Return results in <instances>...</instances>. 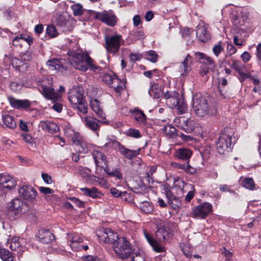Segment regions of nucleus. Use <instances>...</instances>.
Returning <instances> with one entry per match:
<instances>
[{"label":"nucleus","instance_id":"obj_28","mask_svg":"<svg viewBox=\"0 0 261 261\" xmlns=\"http://www.w3.org/2000/svg\"><path fill=\"white\" fill-rule=\"evenodd\" d=\"M39 125L42 129L49 133H55L59 130V127L56 124L48 121H41Z\"/></svg>","mask_w":261,"mask_h":261},{"label":"nucleus","instance_id":"obj_32","mask_svg":"<svg viewBox=\"0 0 261 261\" xmlns=\"http://www.w3.org/2000/svg\"><path fill=\"white\" fill-rule=\"evenodd\" d=\"M81 191L83 192L85 195L88 196L93 198H97L100 195L97 189L95 187L91 189L87 188H81Z\"/></svg>","mask_w":261,"mask_h":261},{"label":"nucleus","instance_id":"obj_54","mask_svg":"<svg viewBox=\"0 0 261 261\" xmlns=\"http://www.w3.org/2000/svg\"><path fill=\"white\" fill-rule=\"evenodd\" d=\"M22 85L20 83L12 82L10 84V88L11 90L15 92H18L22 89Z\"/></svg>","mask_w":261,"mask_h":261},{"label":"nucleus","instance_id":"obj_31","mask_svg":"<svg viewBox=\"0 0 261 261\" xmlns=\"http://www.w3.org/2000/svg\"><path fill=\"white\" fill-rule=\"evenodd\" d=\"M106 173L112 177H114L115 178L116 180H117V185L118 186H121V182L123 181V175L120 170L117 169H114L112 170H110L109 169L105 170Z\"/></svg>","mask_w":261,"mask_h":261},{"label":"nucleus","instance_id":"obj_25","mask_svg":"<svg viewBox=\"0 0 261 261\" xmlns=\"http://www.w3.org/2000/svg\"><path fill=\"white\" fill-rule=\"evenodd\" d=\"M90 105L91 108L95 113L97 116L102 120L106 119V116L99 106V102L96 99H92L90 101Z\"/></svg>","mask_w":261,"mask_h":261},{"label":"nucleus","instance_id":"obj_26","mask_svg":"<svg viewBox=\"0 0 261 261\" xmlns=\"http://www.w3.org/2000/svg\"><path fill=\"white\" fill-rule=\"evenodd\" d=\"M47 65L51 70H57L60 72H63L65 70V67L63 66L61 60L54 59L48 61Z\"/></svg>","mask_w":261,"mask_h":261},{"label":"nucleus","instance_id":"obj_20","mask_svg":"<svg viewBox=\"0 0 261 261\" xmlns=\"http://www.w3.org/2000/svg\"><path fill=\"white\" fill-rule=\"evenodd\" d=\"M4 60L5 63L7 64L11 63L14 68L19 71H21L24 68L23 67L24 65L25 67H27L26 64L21 60H19L17 58H12L9 56H5Z\"/></svg>","mask_w":261,"mask_h":261},{"label":"nucleus","instance_id":"obj_22","mask_svg":"<svg viewBox=\"0 0 261 261\" xmlns=\"http://www.w3.org/2000/svg\"><path fill=\"white\" fill-rule=\"evenodd\" d=\"M38 238L40 242L48 244L55 239V237L48 230L42 229L39 231Z\"/></svg>","mask_w":261,"mask_h":261},{"label":"nucleus","instance_id":"obj_48","mask_svg":"<svg viewBox=\"0 0 261 261\" xmlns=\"http://www.w3.org/2000/svg\"><path fill=\"white\" fill-rule=\"evenodd\" d=\"M156 237L159 241L163 242L168 237V232L164 229H159L156 232Z\"/></svg>","mask_w":261,"mask_h":261},{"label":"nucleus","instance_id":"obj_53","mask_svg":"<svg viewBox=\"0 0 261 261\" xmlns=\"http://www.w3.org/2000/svg\"><path fill=\"white\" fill-rule=\"evenodd\" d=\"M126 134L127 136L135 138H139L141 135L138 129L135 128H130L126 130Z\"/></svg>","mask_w":261,"mask_h":261},{"label":"nucleus","instance_id":"obj_47","mask_svg":"<svg viewBox=\"0 0 261 261\" xmlns=\"http://www.w3.org/2000/svg\"><path fill=\"white\" fill-rule=\"evenodd\" d=\"M69 132H70L71 133L69 134L68 132H67V135L69 136V137H71L72 141L75 145H76L78 143H79V142L83 140V139L81 137L78 133L74 132L72 130H69Z\"/></svg>","mask_w":261,"mask_h":261},{"label":"nucleus","instance_id":"obj_1","mask_svg":"<svg viewBox=\"0 0 261 261\" xmlns=\"http://www.w3.org/2000/svg\"><path fill=\"white\" fill-rule=\"evenodd\" d=\"M67 54L69 56V62L75 69L83 72L87 70V66L93 70L97 69L92 59L82 51L69 50Z\"/></svg>","mask_w":261,"mask_h":261},{"label":"nucleus","instance_id":"obj_30","mask_svg":"<svg viewBox=\"0 0 261 261\" xmlns=\"http://www.w3.org/2000/svg\"><path fill=\"white\" fill-rule=\"evenodd\" d=\"M166 195L168 199V203L171 207L174 210H178L180 205L179 200L174 196H172L170 191H166Z\"/></svg>","mask_w":261,"mask_h":261},{"label":"nucleus","instance_id":"obj_56","mask_svg":"<svg viewBox=\"0 0 261 261\" xmlns=\"http://www.w3.org/2000/svg\"><path fill=\"white\" fill-rule=\"evenodd\" d=\"M74 107L76 108L80 112L83 114L87 113V107L84 100H83V102H80L77 105L74 106Z\"/></svg>","mask_w":261,"mask_h":261},{"label":"nucleus","instance_id":"obj_58","mask_svg":"<svg viewBox=\"0 0 261 261\" xmlns=\"http://www.w3.org/2000/svg\"><path fill=\"white\" fill-rule=\"evenodd\" d=\"M227 54L225 55V57L227 58L228 56H230L234 54L237 50L236 48L231 44H228L226 47Z\"/></svg>","mask_w":261,"mask_h":261},{"label":"nucleus","instance_id":"obj_13","mask_svg":"<svg viewBox=\"0 0 261 261\" xmlns=\"http://www.w3.org/2000/svg\"><path fill=\"white\" fill-rule=\"evenodd\" d=\"M38 89L46 99L58 100L61 97V96L50 86L41 84L38 85Z\"/></svg>","mask_w":261,"mask_h":261},{"label":"nucleus","instance_id":"obj_41","mask_svg":"<svg viewBox=\"0 0 261 261\" xmlns=\"http://www.w3.org/2000/svg\"><path fill=\"white\" fill-rule=\"evenodd\" d=\"M163 130L166 136L168 138H173L176 135L175 128L171 125L165 126Z\"/></svg>","mask_w":261,"mask_h":261},{"label":"nucleus","instance_id":"obj_6","mask_svg":"<svg viewBox=\"0 0 261 261\" xmlns=\"http://www.w3.org/2000/svg\"><path fill=\"white\" fill-rule=\"evenodd\" d=\"M231 135L227 134L225 130L222 133L216 142V148L218 152L224 154L231 150Z\"/></svg>","mask_w":261,"mask_h":261},{"label":"nucleus","instance_id":"obj_7","mask_svg":"<svg viewBox=\"0 0 261 261\" xmlns=\"http://www.w3.org/2000/svg\"><path fill=\"white\" fill-rule=\"evenodd\" d=\"M103 81L108 85L114 88L116 93L120 94V92L125 88V80L120 81L115 75L106 74L103 77Z\"/></svg>","mask_w":261,"mask_h":261},{"label":"nucleus","instance_id":"obj_14","mask_svg":"<svg viewBox=\"0 0 261 261\" xmlns=\"http://www.w3.org/2000/svg\"><path fill=\"white\" fill-rule=\"evenodd\" d=\"M116 144L117 145V147H116V149L120 152L121 155L127 159H132L136 157L139 154L140 152V148L135 150L129 149L125 148L118 142H117Z\"/></svg>","mask_w":261,"mask_h":261},{"label":"nucleus","instance_id":"obj_39","mask_svg":"<svg viewBox=\"0 0 261 261\" xmlns=\"http://www.w3.org/2000/svg\"><path fill=\"white\" fill-rule=\"evenodd\" d=\"M0 257L3 261H13L14 259L12 253L5 248L0 249Z\"/></svg>","mask_w":261,"mask_h":261},{"label":"nucleus","instance_id":"obj_19","mask_svg":"<svg viewBox=\"0 0 261 261\" xmlns=\"http://www.w3.org/2000/svg\"><path fill=\"white\" fill-rule=\"evenodd\" d=\"M21 241L22 240H20L18 237H14L11 239L10 243V248L12 251H16L18 256L21 255L25 249V247L22 245Z\"/></svg>","mask_w":261,"mask_h":261},{"label":"nucleus","instance_id":"obj_2","mask_svg":"<svg viewBox=\"0 0 261 261\" xmlns=\"http://www.w3.org/2000/svg\"><path fill=\"white\" fill-rule=\"evenodd\" d=\"M197 115L199 117H204L207 115H215L217 113L216 108L211 109L208 103L209 97L205 94L202 95L197 94Z\"/></svg>","mask_w":261,"mask_h":261},{"label":"nucleus","instance_id":"obj_38","mask_svg":"<svg viewBox=\"0 0 261 261\" xmlns=\"http://www.w3.org/2000/svg\"><path fill=\"white\" fill-rule=\"evenodd\" d=\"M171 165L174 168L185 170L190 174H193L195 172V169L191 167L188 163L180 164L177 163H172Z\"/></svg>","mask_w":261,"mask_h":261},{"label":"nucleus","instance_id":"obj_43","mask_svg":"<svg viewBox=\"0 0 261 261\" xmlns=\"http://www.w3.org/2000/svg\"><path fill=\"white\" fill-rule=\"evenodd\" d=\"M77 169L79 174L83 177L87 178L91 176V171L89 168L79 166Z\"/></svg>","mask_w":261,"mask_h":261},{"label":"nucleus","instance_id":"obj_52","mask_svg":"<svg viewBox=\"0 0 261 261\" xmlns=\"http://www.w3.org/2000/svg\"><path fill=\"white\" fill-rule=\"evenodd\" d=\"M175 108H176L180 114L185 113L187 111V105L182 99H180L179 103H178V105Z\"/></svg>","mask_w":261,"mask_h":261},{"label":"nucleus","instance_id":"obj_61","mask_svg":"<svg viewBox=\"0 0 261 261\" xmlns=\"http://www.w3.org/2000/svg\"><path fill=\"white\" fill-rule=\"evenodd\" d=\"M199 151L201 154V157L203 159H207L209 156L210 152V149L208 147L204 148L203 149H199Z\"/></svg>","mask_w":261,"mask_h":261},{"label":"nucleus","instance_id":"obj_33","mask_svg":"<svg viewBox=\"0 0 261 261\" xmlns=\"http://www.w3.org/2000/svg\"><path fill=\"white\" fill-rule=\"evenodd\" d=\"M132 115L138 123L143 124L146 123V116L142 111L135 109L132 112Z\"/></svg>","mask_w":261,"mask_h":261},{"label":"nucleus","instance_id":"obj_18","mask_svg":"<svg viewBox=\"0 0 261 261\" xmlns=\"http://www.w3.org/2000/svg\"><path fill=\"white\" fill-rule=\"evenodd\" d=\"M231 15L232 18L233 19L234 23H240V18H242L243 21L247 19L249 16V13L247 11H244L241 8L236 7L232 11Z\"/></svg>","mask_w":261,"mask_h":261},{"label":"nucleus","instance_id":"obj_17","mask_svg":"<svg viewBox=\"0 0 261 261\" xmlns=\"http://www.w3.org/2000/svg\"><path fill=\"white\" fill-rule=\"evenodd\" d=\"M0 185L4 188L10 190L15 187L16 181L14 177L9 175L0 174Z\"/></svg>","mask_w":261,"mask_h":261},{"label":"nucleus","instance_id":"obj_12","mask_svg":"<svg viewBox=\"0 0 261 261\" xmlns=\"http://www.w3.org/2000/svg\"><path fill=\"white\" fill-rule=\"evenodd\" d=\"M100 241L106 244H110L114 246V244L117 242L120 238L116 232H113L110 228H105L101 235L98 234Z\"/></svg>","mask_w":261,"mask_h":261},{"label":"nucleus","instance_id":"obj_36","mask_svg":"<svg viewBox=\"0 0 261 261\" xmlns=\"http://www.w3.org/2000/svg\"><path fill=\"white\" fill-rule=\"evenodd\" d=\"M191 150L184 148H180L177 149L175 152V155L177 158L182 160H186L189 158L191 155Z\"/></svg>","mask_w":261,"mask_h":261},{"label":"nucleus","instance_id":"obj_37","mask_svg":"<svg viewBox=\"0 0 261 261\" xmlns=\"http://www.w3.org/2000/svg\"><path fill=\"white\" fill-rule=\"evenodd\" d=\"M4 124L10 128H15L16 126V123L13 116L10 115H6L3 117Z\"/></svg>","mask_w":261,"mask_h":261},{"label":"nucleus","instance_id":"obj_24","mask_svg":"<svg viewBox=\"0 0 261 261\" xmlns=\"http://www.w3.org/2000/svg\"><path fill=\"white\" fill-rule=\"evenodd\" d=\"M212 206L208 202H204L202 204L197 207V217L201 218H205L212 211Z\"/></svg>","mask_w":261,"mask_h":261},{"label":"nucleus","instance_id":"obj_60","mask_svg":"<svg viewBox=\"0 0 261 261\" xmlns=\"http://www.w3.org/2000/svg\"><path fill=\"white\" fill-rule=\"evenodd\" d=\"M130 60L133 62L139 61L142 58V54L140 53H130L129 55Z\"/></svg>","mask_w":261,"mask_h":261},{"label":"nucleus","instance_id":"obj_59","mask_svg":"<svg viewBox=\"0 0 261 261\" xmlns=\"http://www.w3.org/2000/svg\"><path fill=\"white\" fill-rule=\"evenodd\" d=\"M180 247L183 253L187 257H191L192 256L191 249L188 245L183 244Z\"/></svg>","mask_w":261,"mask_h":261},{"label":"nucleus","instance_id":"obj_27","mask_svg":"<svg viewBox=\"0 0 261 261\" xmlns=\"http://www.w3.org/2000/svg\"><path fill=\"white\" fill-rule=\"evenodd\" d=\"M192 64L191 57L188 55L185 60L182 62L179 69L178 72L181 76H185L191 70V65Z\"/></svg>","mask_w":261,"mask_h":261},{"label":"nucleus","instance_id":"obj_16","mask_svg":"<svg viewBox=\"0 0 261 261\" xmlns=\"http://www.w3.org/2000/svg\"><path fill=\"white\" fill-rule=\"evenodd\" d=\"M68 99L73 106L77 105L80 102H83L84 96L82 93L77 89H72L68 93Z\"/></svg>","mask_w":261,"mask_h":261},{"label":"nucleus","instance_id":"obj_63","mask_svg":"<svg viewBox=\"0 0 261 261\" xmlns=\"http://www.w3.org/2000/svg\"><path fill=\"white\" fill-rule=\"evenodd\" d=\"M132 261H145L143 254L140 253H134L132 256Z\"/></svg>","mask_w":261,"mask_h":261},{"label":"nucleus","instance_id":"obj_44","mask_svg":"<svg viewBox=\"0 0 261 261\" xmlns=\"http://www.w3.org/2000/svg\"><path fill=\"white\" fill-rule=\"evenodd\" d=\"M242 185L246 189L253 190L255 189V184L251 178H245L242 180Z\"/></svg>","mask_w":261,"mask_h":261},{"label":"nucleus","instance_id":"obj_35","mask_svg":"<svg viewBox=\"0 0 261 261\" xmlns=\"http://www.w3.org/2000/svg\"><path fill=\"white\" fill-rule=\"evenodd\" d=\"M76 149L82 153H87L91 149L92 145L87 143L84 139L76 145Z\"/></svg>","mask_w":261,"mask_h":261},{"label":"nucleus","instance_id":"obj_21","mask_svg":"<svg viewBox=\"0 0 261 261\" xmlns=\"http://www.w3.org/2000/svg\"><path fill=\"white\" fill-rule=\"evenodd\" d=\"M92 156L96 166L102 168L107 165V157L102 152L94 150L92 152Z\"/></svg>","mask_w":261,"mask_h":261},{"label":"nucleus","instance_id":"obj_15","mask_svg":"<svg viewBox=\"0 0 261 261\" xmlns=\"http://www.w3.org/2000/svg\"><path fill=\"white\" fill-rule=\"evenodd\" d=\"M199 34V39L200 41L205 43L211 39V36L207 32L206 28L203 21H200L197 26V35Z\"/></svg>","mask_w":261,"mask_h":261},{"label":"nucleus","instance_id":"obj_55","mask_svg":"<svg viewBox=\"0 0 261 261\" xmlns=\"http://www.w3.org/2000/svg\"><path fill=\"white\" fill-rule=\"evenodd\" d=\"M31 105L30 101L27 99L21 100L20 99L17 107L16 109H27L29 108Z\"/></svg>","mask_w":261,"mask_h":261},{"label":"nucleus","instance_id":"obj_8","mask_svg":"<svg viewBox=\"0 0 261 261\" xmlns=\"http://www.w3.org/2000/svg\"><path fill=\"white\" fill-rule=\"evenodd\" d=\"M67 244L74 251L81 250L83 247L84 239L81 234L75 232L66 233Z\"/></svg>","mask_w":261,"mask_h":261},{"label":"nucleus","instance_id":"obj_40","mask_svg":"<svg viewBox=\"0 0 261 261\" xmlns=\"http://www.w3.org/2000/svg\"><path fill=\"white\" fill-rule=\"evenodd\" d=\"M179 96V95L178 93H172V97L167 100V103L171 108H175L179 103V101L180 99Z\"/></svg>","mask_w":261,"mask_h":261},{"label":"nucleus","instance_id":"obj_45","mask_svg":"<svg viewBox=\"0 0 261 261\" xmlns=\"http://www.w3.org/2000/svg\"><path fill=\"white\" fill-rule=\"evenodd\" d=\"M46 33L50 38H55L59 35V33L57 30L56 29L55 25L53 24H50L47 26L46 30Z\"/></svg>","mask_w":261,"mask_h":261},{"label":"nucleus","instance_id":"obj_57","mask_svg":"<svg viewBox=\"0 0 261 261\" xmlns=\"http://www.w3.org/2000/svg\"><path fill=\"white\" fill-rule=\"evenodd\" d=\"M223 50V47L220 42L215 45L213 47V52L216 57H218Z\"/></svg>","mask_w":261,"mask_h":261},{"label":"nucleus","instance_id":"obj_4","mask_svg":"<svg viewBox=\"0 0 261 261\" xmlns=\"http://www.w3.org/2000/svg\"><path fill=\"white\" fill-rule=\"evenodd\" d=\"M113 248L116 255L121 259L128 258L132 252L129 243L124 237H120Z\"/></svg>","mask_w":261,"mask_h":261},{"label":"nucleus","instance_id":"obj_11","mask_svg":"<svg viewBox=\"0 0 261 261\" xmlns=\"http://www.w3.org/2000/svg\"><path fill=\"white\" fill-rule=\"evenodd\" d=\"M8 210L10 212L16 215L27 212L28 211V206L19 199L16 198L12 200L9 203Z\"/></svg>","mask_w":261,"mask_h":261},{"label":"nucleus","instance_id":"obj_51","mask_svg":"<svg viewBox=\"0 0 261 261\" xmlns=\"http://www.w3.org/2000/svg\"><path fill=\"white\" fill-rule=\"evenodd\" d=\"M12 44L16 48H21L24 46V40L22 39V36H17L12 40Z\"/></svg>","mask_w":261,"mask_h":261},{"label":"nucleus","instance_id":"obj_50","mask_svg":"<svg viewBox=\"0 0 261 261\" xmlns=\"http://www.w3.org/2000/svg\"><path fill=\"white\" fill-rule=\"evenodd\" d=\"M146 59L152 63H155L158 61V56L155 51L149 50L146 53Z\"/></svg>","mask_w":261,"mask_h":261},{"label":"nucleus","instance_id":"obj_9","mask_svg":"<svg viewBox=\"0 0 261 261\" xmlns=\"http://www.w3.org/2000/svg\"><path fill=\"white\" fill-rule=\"evenodd\" d=\"M19 195L32 203L37 202V192L36 190L31 186L24 185L18 190Z\"/></svg>","mask_w":261,"mask_h":261},{"label":"nucleus","instance_id":"obj_34","mask_svg":"<svg viewBox=\"0 0 261 261\" xmlns=\"http://www.w3.org/2000/svg\"><path fill=\"white\" fill-rule=\"evenodd\" d=\"M150 96L153 98H159L162 95L161 89L156 84L152 85L149 90Z\"/></svg>","mask_w":261,"mask_h":261},{"label":"nucleus","instance_id":"obj_5","mask_svg":"<svg viewBox=\"0 0 261 261\" xmlns=\"http://www.w3.org/2000/svg\"><path fill=\"white\" fill-rule=\"evenodd\" d=\"M89 13L91 17L111 27L115 26L117 22V18L112 10L103 11L101 12L89 10Z\"/></svg>","mask_w":261,"mask_h":261},{"label":"nucleus","instance_id":"obj_10","mask_svg":"<svg viewBox=\"0 0 261 261\" xmlns=\"http://www.w3.org/2000/svg\"><path fill=\"white\" fill-rule=\"evenodd\" d=\"M120 35H114L105 38V47L111 54L117 53L120 47Z\"/></svg>","mask_w":261,"mask_h":261},{"label":"nucleus","instance_id":"obj_29","mask_svg":"<svg viewBox=\"0 0 261 261\" xmlns=\"http://www.w3.org/2000/svg\"><path fill=\"white\" fill-rule=\"evenodd\" d=\"M83 121L86 127L94 132H96L99 129L100 126L98 123V121L95 118L87 116L84 118Z\"/></svg>","mask_w":261,"mask_h":261},{"label":"nucleus","instance_id":"obj_23","mask_svg":"<svg viewBox=\"0 0 261 261\" xmlns=\"http://www.w3.org/2000/svg\"><path fill=\"white\" fill-rule=\"evenodd\" d=\"M144 236L154 251L156 252H163L165 251V247L154 240L149 233L144 232Z\"/></svg>","mask_w":261,"mask_h":261},{"label":"nucleus","instance_id":"obj_42","mask_svg":"<svg viewBox=\"0 0 261 261\" xmlns=\"http://www.w3.org/2000/svg\"><path fill=\"white\" fill-rule=\"evenodd\" d=\"M139 207L141 211L145 214H149L153 211V207L147 201H143L140 203Z\"/></svg>","mask_w":261,"mask_h":261},{"label":"nucleus","instance_id":"obj_62","mask_svg":"<svg viewBox=\"0 0 261 261\" xmlns=\"http://www.w3.org/2000/svg\"><path fill=\"white\" fill-rule=\"evenodd\" d=\"M8 101L11 106L14 108H16L20 99L15 98L12 96H9L8 97Z\"/></svg>","mask_w":261,"mask_h":261},{"label":"nucleus","instance_id":"obj_49","mask_svg":"<svg viewBox=\"0 0 261 261\" xmlns=\"http://www.w3.org/2000/svg\"><path fill=\"white\" fill-rule=\"evenodd\" d=\"M71 9L74 16H80L83 14V8L79 4H74L71 6Z\"/></svg>","mask_w":261,"mask_h":261},{"label":"nucleus","instance_id":"obj_3","mask_svg":"<svg viewBox=\"0 0 261 261\" xmlns=\"http://www.w3.org/2000/svg\"><path fill=\"white\" fill-rule=\"evenodd\" d=\"M197 62L199 64V73L201 76L206 75L209 71H213L216 65L212 58L200 52H197Z\"/></svg>","mask_w":261,"mask_h":261},{"label":"nucleus","instance_id":"obj_64","mask_svg":"<svg viewBox=\"0 0 261 261\" xmlns=\"http://www.w3.org/2000/svg\"><path fill=\"white\" fill-rule=\"evenodd\" d=\"M39 191L43 194H53L54 192L52 189L44 187H40Z\"/></svg>","mask_w":261,"mask_h":261},{"label":"nucleus","instance_id":"obj_46","mask_svg":"<svg viewBox=\"0 0 261 261\" xmlns=\"http://www.w3.org/2000/svg\"><path fill=\"white\" fill-rule=\"evenodd\" d=\"M56 21L58 25L63 27L67 24L68 18L65 15L60 14L56 16Z\"/></svg>","mask_w":261,"mask_h":261}]
</instances>
